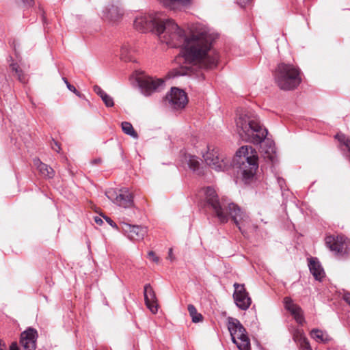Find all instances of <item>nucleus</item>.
Here are the masks:
<instances>
[{"label":"nucleus","mask_w":350,"mask_h":350,"mask_svg":"<svg viewBox=\"0 0 350 350\" xmlns=\"http://www.w3.org/2000/svg\"><path fill=\"white\" fill-rule=\"evenodd\" d=\"M157 35L161 42L171 47H181L189 64L204 69L217 66L218 55L211 51L215 37L206 29L196 28L187 36L174 20L162 19L157 26Z\"/></svg>","instance_id":"obj_1"},{"label":"nucleus","mask_w":350,"mask_h":350,"mask_svg":"<svg viewBox=\"0 0 350 350\" xmlns=\"http://www.w3.org/2000/svg\"><path fill=\"white\" fill-rule=\"evenodd\" d=\"M203 199L200 206L205 213H209L219 219H237L247 217L245 212L237 204L229 202L221 203L216 191L211 187L203 188L201 191Z\"/></svg>","instance_id":"obj_2"},{"label":"nucleus","mask_w":350,"mask_h":350,"mask_svg":"<svg viewBox=\"0 0 350 350\" xmlns=\"http://www.w3.org/2000/svg\"><path fill=\"white\" fill-rule=\"evenodd\" d=\"M236 122L240 137L246 142L259 144L267 135V130L261 124L257 116L251 111H243Z\"/></svg>","instance_id":"obj_3"},{"label":"nucleus","mask_w":350,"mask_h":350,"mask_svg":"<svg viewBox=\"0 0 350 350\" xmlns=\"http://www.w3.org/2000/svg\"><path fill=\"white\" fill-rule=\"evenodd\" d=\"M258 157L252 146H241L236 152L234 163L242 175V180L245 184L254 181L258 168Z\"/></svg>","instance_id":"obj_4"},{"label":"nucleus","mask_w":350,"mask_h":350,"mask_svg":"<svg viewBox=\"0 0 350 350\" xmlns=\"http://www.w3.org/2000/svg\"><path fill=\"white\" fill-rule=\"evenodd\" d=\"M274 76L276 84L283 90H293L301 81L299 69L291 64L284 63L278 64Z\"/></svg>","instance_id":"obj_5"},{"label":"nucleus","mask_w":350,"mask_h":350,"mask_svg":"<svg viewBox=\"0 0 350 350\" xmlns=\"http://www.w3.org/2000/svg\"><path fill=\"white\" fill-rule=\"evenodd\" d=\"M228 329L232 342L239 350H250V342L246 330L238 319L228 317Z\"/></svg>","instance_id":"obj_6"},{"label":"nucleus","mask_w":350,"mask_h":350,"mask_svg":"<svg viewBox=\"0 0 350 350\" xmlns=\"http://www.w3.org/2000/svg\"><path fill=\"white\" fill-rule=\"evenodd\" d=\"M107 198L114 204L122 207L129 208L133 206V197L126 188H109L105 191Z\"/></svg>","instance_id":"obj_7"},{"label":"nucleus","mask_w":350,"mask_h":350,"mask_svg":"<svg viewBox=\"0 0 350 350\" xmlns=\"http://www.w3.org/2000/svg\"><path fill=\"white\" fill-rule=\"evenodd\" d=\"M203 157L206 164L217 171H224L230 165V159L221 156L217 148L208 146Z\"/></svg>","instance_id":"obj_8"},{"label":"nucleus","mask_w":350,"mask_h":350,"mask_svg":"<svg viewBox=\"0 0 350 350\" xmlns=\"http://www.w3.org/2000/svg\"><path fill=\"white\" fill-rule=\"evenodd\" d=\"M162 18L157 14H140L134 21V27L139 31H153L157 34V26L160 25Z\"/></svg>","instance_id":"obj_9"},{"label":"nucleus","mask_w":350,"mask_h":350,"mask_svg":"<svg viewBox=\"0 0 350 350\" xmlns=\"http://www.w3.org/2000/svg\"><path fill=\"white\" fill-rule=\"evenodd\" d=\"M325 244L332 252L338 254H347L350 252V240L344 236H327Z\"/></svg>","instance_id":"obj_10"},{"label":"nucleus","mask_w":350,"mask_h":350,"mask_svg":"<svg viewBox=\"0 0 350 350\" xmlns=\"http://www.w3.org/2000/svg\"><path fill=\"white\" fill-rule=\"evenodd\" d=\"M139 85L144 94L149 96L155 92L162 90L165 87V81L163 79L146 76L139 80Z\"/></svg>","instance_id":"obj_11"},{"label":"nucleus","mask_w":350,"mask_h":350,"mask_svg":"<svg viewBox=\"0 0 350 350\" xmlns=\"http://www.w3.org/2000/svg\"><path fill=\"white\" fill-rule=\"evenodd\" d=\"M165 101L175 109L185 108L188 103L187 94L182 90L177 88H172L170 94L165 96Z\"/></svg>","instance_id":"obj_12"},{"label":"nucleus","mask_w":350,"mask_h":350,"mask_svg":"<svg viewBox=\"0 0 350 350\" xmlns=\"http://www.w3.org/2000/svg\"><path fill=\"white\" fill-rule=\"evenodd\" d=\"M234 292L233 298L237 306L243 310H246L251 305L252 300L243 284H234Z\"/></svg>","instance_id":"obj_13"},{"label":"nucleus","mask_w":350,"mask_h":350,"mask_svg":"<svg viewBox=\"0 0 350 350\" xmlns=\"http://www.w3.org/2000/svg\"><path fill=\"white\" fill-rule=\"evenodd\" d=\"M38 332L36 329L28 327L21 334L20 345L22 350H36Z\"/></svg>","instance_id":"obj_14"},{"label":"nucleus","mask_w":350,"mask_h":350,"mask_svg":"<svg viewBox=\"0 0 350 350\" xmlns=\"http://www.w3.org/2000/svg\"><path fill=\"white\" fill-rule=\"evenodd\" d=\"M120 228L132 240L139 241L144 239L147 232L146 228L138 225H133L126 221L120 224Z\"/></svg>","instance_id":"obj_15"},{"label":"nucleus","mask_w":350,"mask_h":350,"mask_svg":"<svg viewBox=\"0 0 350 350\" xmlns=\"http://www.w3.org/2000/svg\"><path fill=\"white\" fill-rule=\"evenodd\" d=\"M284 305L286 310L291 312L295 320L302 325L304 322V317L301 308L290 297L284 298Z\"/></svg>","instance_id":"obj_16"},{"label":"nucleus","mask_w":350,"mask_h":350,"mask_svg":"<svg viewBox=\"0 0 350 350\" xmlns=\"http://www.w3.org/2000/svg\"><path fill=\"white\" fill-rule=\"evenodd\" d=\"M144 295L145 304L147 308L153 313L155 314L158 311V304L156 294L150 284L144 286Z\"/></svg>","instance_id":"obj_17"},{"label":"nucleus","mask_w":350,"mask_h":350,"mask_svg":"<svg viewBox=\"0 0 350 350\" xmlns=\"http://www.w3.org/2000/svg\"><path fill=\"white\" fill-rule=\"evenodd\" d=\"M33 163L42 176L45 178H52L54 177V170L47 164L42 163L40 159L35 158Z\"/></svg>","instance_id":"obj_18"},{"label":"nucleus","mask_w":350,"mask_h":350,"mask_svg":"<svg viewBox=\"0 0 350 350\" xmlns=\"http://www.w3.org/2000/svg\"><path fill=\"white\" fill-rule=\"evenodd\" d=\"M122 15L123 11L117 5H111L107 8L104 14V17L109 21L116 22L120 20Z\"/></svg>","instance_id":"obj_19"},{"label":"nucleus","mask_w":350,"mask_h":350,"mask_svg":"<svg viewBox=\"0 0 350 350\" xmlns=\"http://www.w3.org/2000/svg\"><path fill=\"white\" fill-rule=\"evenodd\" d=\"M308 266L310 273L316 280H321L325 277L324 270L318 260L310 258Z\"/></svg>","instance_id":"obj_20"},{"label":"nucleus","mask_w":350,"mask_h":350,"mask_svg":"<svg viewBox=\"0 0 350 350\" xmlns=\"http://www.w3.org/2000/svg\"><path fill=\"white\" fill-rule=\"evenodd\" d=\"M10 59L11 61V63L10 64L9 67L11 69V70L15 73V77L20 82L23 83H27V75L23 72L20 66L18 64V63L14 62L12 57H10Z\"/></svg>","instance_id":"obj_21"},{"label":"nucleus","mask_w":350,"mask_h":350,"mask_svg":"<svg viewBox=\"0 0 350 350\" xmlns=\"http://www.w3.org/2000/svg\"><path fill=\"white\" fill-rule=\"evenodd\" d=\"M310 336L317 342L327 343L331 340L329 336L321 329H313L310 332Z\"/></svg>","instance_id":"obj_22"},{"label":"nucleus","mask_w":350,"mask_h":350,"mask_svg":"<svg viewBox=\"0 0 350 350\" xmlns=\"http://www.w3.org/2000/svg\"><path fill=\"white\" fill-rule=\"evenodd\" d=\"M269 144L267 149H265L264 147H261L262 152L264 154V157L269 159L271 161H273L275 159V147L272 142H267Z\"/></svg>","instance_id":"obj_23"},{"label":"nucleus","mask_w":350,"mask_h":350,"mask_svg":"<svg viewBox=\"0 0 350 350\" xmlns=\"http://www.w3.org/2000/svg\"><path fill=\"white\" fill-rule=\"evenodd\" d=\"M185 162L188 164L189 167L193 171L199 169L200 162L197 157L194 155L187 154L185 157Z\"/></svg>","instance_id":"obj_24"},{"label":"nucleus","mask_w":350,"mask_h":350,"mask_svg":"<svg viewBox=\"0 0 350 350\" xmlns=\"http://www.w3.org/2000/svg\"><path fill=\"white\" fill-rule=\"evenodd\" d=\"M122 129L125 134L131 136L134 139L138 138L137 133L135 131L133 126L130 122H123L122 123Z\"/></svg>","instance_id":"obj_25"},{"label":"nucleus","mask_w":350,"mask_h":350,"mask_svg":"<svg viewBox=\"0 0 350 350\" xmlns=\"http://www.w3.org/2000/svg\"><path fill=\"white\" fill-rule=\"evenodd\" d=\"M187 310L193 323H199L202 321V314L197 312L196 307L193 304H189Z\"/></svg>","instance_id":"obj_26"},{"label":"nucleus","mask_w":350,"mask_h":350,"mask_svg":"<svg viewBox=\"0 0 350 350\" xmlns=\"http://www.w3.org/2000/svg\"><path fill=\"white\" fill-rule=\"evenodd\" d=\"M299 341L302 350H312L308 339L305 336H301Z\"/></svg>","instance_id":"obj_27"},{"label":"nucleus","mask_w":350,"mask_h":350,"mask_svg":"<svg viewBox=\"0 0 350 350\" xmlns=\"http://www.w3.org/2000/svg\"><path fill=\"white\" fill-rule=\"evenodd\" d=\"M130 51V46L129 45L124 44L121 47V58L124 59L125 61L129 60V58L127 57Z\"/></svg>","instance_id":"obj_28"},{"label":"nucleus","mask_w":350,"mask_h":350,"mask_svg":"<svg viewBox=\"0 0 350 350\" xmlns=\"http://www.w3.org/2000/svg\"><path fill=\"white\" fill-rule=\"evenodd\" d=\"M101 98L107 107L113 106L114 103L113 98L107 94L104 95V96H103Z\"/></svg>","instance_id":"obj_29"},{"label":"nucleus","mask_w":350,"mask_h":350,"mask_svg":"<svg viewBox=\"0 0 350 350\" xmlns=\"http://www.w3.org/2000/svg\"><path fill=\"white\" fill-rule=\"evenodd\" d=\"M63 81H64V83L66 84L67 85V88L69 89V90H70L71 92H74L75 94H77V96H80V93L77 90V89L75 88V87L72 85H71L67 80L66 78H63Z\"/></svg>","instance_id":"obj_30"},{"label":"nucleus","mask_w":350,"mask_h":350,"mask_svg":"<svg viewBox=\"0 0 350 350\" xmlns=\"http://www.w3.org/2000/svg\"><path fill=\"white\" fill-rule=\"evenodd\" d=\"M51 146L53 150H55L57 152H59L61 150L60 144L57 141H55L54 139L52 140V142L51 143Z\"/></svg>","instance_id":"obj_31"},{"label":"nucleus","mask_w":350,"mask_h":350,"mask_svg":"<svg viewBox=\"0 0 350 350\" xmlns=\"http://www.w3.org/2000/svg\"><path fill=\"white\" fill-rule=\"evenodd\" d=\"M94 91L98 95L100 96V98H102L103 96H104V95H105L107 93L105 92L102 88L100 87H99L98 85H94Z\"/></svg>","instance_id":"obj_32"},{"label":"nucleus","mask_w":350,"mask_h":350,"mask_svg":"<svg viewBox=\"0 0 350 350\" xmlns=\"http://www.w3.org/2000/svg\"><path fill=\"white\" fill-rule=\"evenodd\" d=\"M148 257L150 258V259H151L153 262H159V258L156 256L155 253L152 251H150L148 253Z\"/></svg>","instance_id":"obj_33"},{"label":"nucleus","mask_w":350,"mask_h":350,"mask_svg":"<svg viewBox=\"0 0 350 350\" xmlns=\"http://www.w3.org/2000/svg\"><path fill=\"white\" fill-rule=\"evenodd\" d=\"M27 8L32 7L34 5V0H21Z\"/></svg>","instance_id":"obj_34"},{"label":"nucleus","mask_w":350,"mask_h":350,"mask_svg":"<svg viewBox=\"0 0 350 350\" xmlns=\"http://www.w3.org/2000/svg\"><path fill=\"white\" fill-rule=\"evenodd\" d=\"M252 0H237V3L241 7H245L246 5L249 4Z\"/></svg>","instance_id":"obj_35"},{"label":"nucleus","mask_w":350,"mask_h":350,"mask_svg":"<svg viewBox=\"0 0 350 350\" xmlns=\"http://www.w3.org/2000/svg\"><path fill=\"white\" fill-rule=\"evenodd\" d=\"M172 4L176 3H180L182 4H187L190 2V0H170Z\"/></svg>","instance_id":"obj_36"},{"label":"nucleus","mask_w":350,"mask_h":350,"mask_svg":"<svg viewBox=\"0 0 350 350\" xmlns=\"http://www.w3.org/2000/svg\"><path fill=\"white\" fill-rule=\"evenodd\" d=\"M343 299L350 306V293H345Z\"/></svg>","instance_id":"obj_37"},{"label":"nucleus","mask_w":350,"mask_h":350,"mask_svg":"<svg viewBox=\"0 0 350 350\" xmlns=\"http://www.w3.org/2000/svg\"><path fill=\"white\" fill-rule=\"evenodd\" d=\"M168 258L171 260V261H173L175 259V257L173 254V250L172 248H170L169 249V252H168Z\"/></svg>","instance_id":"obj_38"},{"label":"nucleus","mask_w":350,"mask_h":350,"mask_svg":"<svg viewBox=\"0 0 350 350\" xmlns=\"http://www.w3.org/2000/svg\"><path fill=\"white\" fill-rule=\"evenodd\" d=\"M105 221L109 224L111 226H112L113 228H118V226L117 224L115 223L114 220H105Z\"/></svg>","instance_id":"obj_39"},{"label":"nucleus","mask_w":350,"mask_h":350,"mask_svg":"<svg viewBox=\"0 0 350 350\" xmlns=\"http://www.w3.org/2000/svg\"><path fill=\"white\" fill-rule=\"evenodd\" d=\"M10 350H19L16 342H12L10 347Z\"/></svg>","instance_id":"obj_40"},{"label":"nucleus","mask_w":350,"mask_h":350,"mask_svg":"<svg viewBox=\"0 0 350 350\" xmlns=\"http://www.w3.org/2000/svg\"><path fill=\"white\" fill-rule=\"evenodd\" d=\"M98 226H102L104 224V220H94Z\"/></svg>","instance_id":"obj_41"},{"label":"nucleus","mask_w":350,"mask_h":350,"mask_svg":"<svg viewBox=\"0 0 350 350\" xmlns=\"http://www.w3.org/2000/svg\"><path fill=\"white\" fill-rule=\"evenodd\" d=\"M241 221H242V220H234V222H235V224H236V226H237L240 230H241V226H240V224H241Z\"/></svg>","instance_id":"obj_42"},{"label":"nucleus","mask_w":350,"mask_h":350,"mask_svg":"<svg viewBox=\"0 0 350 350\" xmlns=\"http://www.w3.org/2000/svg\"><path fill=\"white\" fill-rule=\"evenodd\" d=\"M92 163L94 164H98V163H101V159H94V160H93Z\"/></svg>","instance_id":"obj_43"},{"label":"nucleus","mask_w":350,"mask_h":350,"mask_svg":"<svg viewBox=\"0 0 350 350\" xmlns=\"http://www.w3.org/2000/svg\"><path fill=\"white\" fill-rule=\"evenodd\" d=\"M100 216H102V217H103V219H110V218H109V217H105V216L103 214V213H100Z\"/></svg>","instance_id":"obj_44"},{"label":"nucleus","mask_w":350,"mask_h":350,"mask_svg":"<svg viewBox=\"0 0 350 350\" xmlns=\"http://www.w3.org/2000/svg\"><path fill=\"white\" fill-rule=\"evenodd\" d=\"M188 73H189V70H188V71H187V72H182L181 74H182V75H184V74H188Z\"/></svg>","instance_id":"obj_45"}]
</instances>
